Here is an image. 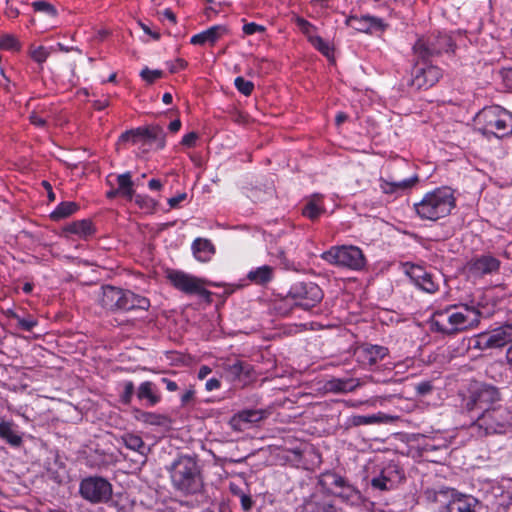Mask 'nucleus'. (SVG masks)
Masks as SVG:
<instances>
[{
	"label": "nucleus",
	"instance_id": "nucleus-1",
	"mask_svg": "<svg viewBox=\"0 0 512 512\" xmlns=\"http://www.w3.org/2000/svg\"><path fill=\"white\" fill-rule=\"evenodd\" d=\"M482 317L479 304L448 305L431 314L429 325L431 331L451 336L476 328Z\"/></svg>",
	"mask_w": 512,
	"mask_h": 512
},
{
	"label": "nucleus",
	"instance_id": "nucleus-2",
	"mask_svg": "<svg viewBox=\"0 0 512 512\" xmlns=\"http://www.w3.org/2000/svg\"><path fill=\"white\" fill-rule=\"evenodd\" d=\"M455 207L454 190L441 186L426 192L420 201L414 203L413 210L421 220L436 222L449 216Z\"/></svg>",
	"mask_w": 512,
	"mask_h": 512
},
{
	"label": "nucleus",
	"instance_id": "nucleus-3",
	"mask_svg": "<svg viewBox=\"0 0 512 512\" xmlns=\"http://www.w3.org/2000/svg\"><path fill=\"white\" fill-rule=\"evenodd\" d=\"M423 497L427 503L437 504L438 512H478L480 508L476 497L451 487L427 488Z\"/></svg>",
	"mask_w": 512,
	"mask_h": 512
},
{
	"label": "nucleus",
	"instance_id": "nucleus-4",
	"mask_svg": "<svg viewBox=\"0 0 512 512\" xmlns=\"http://www.w3.org/2000/svg\"><path fill=\"white\" fill-rule=\"evenodd\" d=\"M168 472L173 489L181 495H194L200 491V470L192 456H179L168 468Z\"/></svg>",
	"mask_w": 512,
	"mask_h": 512
},
{
	"label": "nucleus",
	"instance_id": "nucleus-5",
	"mask_svg": "<svg viewBox=\"0 0 512 512\" xmlns=\"http://www.w3.org/2000/svg\"><path fill=\"white\" fill-rule=\"evenodd\" d=\"M475 123L486 137L501 139L512 135V113L499 105L482 108L475 116Z\"/></svg>",
	"mask_w": 512,
	"mask_h": 512
},
{
	"label": "nucleus",
	"instance_id": "nucleus-6",
	"mask_svg": "<svg viewBox=\"0 0 512 512\" xmlns=\"http://www.w3.org/2000/svg\"><path fill=\"white\" fill-rule=\"evenodd\" d=\"M456 43L446 31H433L418 37L412 46V52L418 59H428L443 54L454 53Z\"/></svg>",
	"mask_w": 512,
	"mask_h": 512
},
{
	"label": "nucleus",
	"instance_id": "nucleus-7",
	"mask_svg": "<svg viewBox=\"0 0 512 512\" xmlns=\"http://www.w3.org/2000/svg\"><path fill=\"white\" fill-rule=\"evenodd\" d=\"M512 424V412L498 403L488 411L477 414L472 427L479 430L480 435L503 434Z\"/></svg>",
	"mask_w": 512,
	"mask_h": 512
},
{
	"label": "nucleus",
	"instance_id": "nucleus-8",
	"mask_svg": "<svg viewBox=\"0 0 512 512\" xmlns=\"http://www.w3.org/2000/svg\"><path fill=\"white\" fill-rule=\"evenodd\" d=\"M166 279L177 290L186 295H198L207 302H211L212 292L206 286L219 287L220 284L198 278L181 270L169 269L166 272Z\"/></svg>",
	"mask_w": 512,
	"mask_h": 512
},
{
	"label": "nucleus",
	"instance_id": "nucleus-9",
	"mask_svg": "<svg viewBox=\"0 0 512 512\" xmlns=\"http://www.w3.org/2000/svg\"><path fill=\"white\" fill-rule=\"evenodd\" d=\"M321 259L330 265L353 271H360L366 266L363 251L353 245L332 246L321 254Z\"/></svg>",
	"mask_w": 512,
	"mask_h": 512
},
{
	"label": "nucleus",
	"instance_id": "nucleus-10",
	"mask_svg": "<svg viewBox=\"0 0 512 512\" xmlns=\"http://www.w3.org/2000/svg\"><path fill=\"white\" fill-rule=\"evenodd\" d=\"M323 296L322 289L316 283L300 281L290 287L284 302L293 307L310 310L322 301Z\"/></svg>",
	"mask_w": 512,
	"mask_h": 512
},
{
	"label": "nucleus",
	"instance_id": "nucleus-11",
	"mask_svg": "<svg viewBox=\"0 0 512 512\" xmlns=\"http://www.w3.org/2000/svg\"><path fill=\"white\" fill-rule=\"evenodd\" d=\"M501 400L499 390L487 384H482L469 391L468 396L463 398V408L469 412L478 414L492 409Z\"/></svg>",
	"mask_w": 512,
	"mask_h": 512
},
{
	"label": "nucleus",
	"instance_id": "nucleus-12",
	"mask_svg": "<svg viewBox=\"0 0 512 512\" xmlns=\"http://www.w3.org/2000/svg\"><path fill=\"white\" fill-rule=\"evenodd\" d=\"M443 76V70L428 59L415 57L411 71L409 86L416 90H427L436 85Z\"/></svg>",
	"mask_w": 512,
	"mask_h": 512
},
{
	"label": "nucleus",
	"instance_id": "nucleus-13",
	"mask_svg": "<svg viewBox=\"0 0 512 512\" xmlns=\"http://www.w3.org/2000/svg\"><path fill=\"white\" fill-rule=\"evenodd\" d=\"M139 142L155 143L156 150H163L166 146V134L160 125H148L126 130L118 138V144Z\"/></svg>",
	"mask_w": 512,
	"mask_h": 512
},
{
	"label": "nucleus",
	"instance_id": "nucleus-14",
	"mask_svg": "<svg viewBox=\"0 0 512 512\" xmlns=\"http://www.w3.org/2000/svg\"><path fill=\"white\" fill-rule=\"evenodd\" d=\"M79 493L91 504L108 503L112 499V484L101 476H89L81 480Z\"/></svg>",
	"mask_w": 512,
	"mask_h": 512
},
{
	"label": "nucleus",
	"instance_id": "nucleus-15",
	"mask_svg": "<svg viewBox=\"0 0 512 512\" xmlns=\"http://www.w3.org/2000/svg\"><path fill=\"white\" fill-rule=\"evenodd\" d=\"M507 344H512V323L509 322L491 331L479 333L474 340V348L480 350L498 349Z\"/></svg>",
	"mask_w": 512,
	"mask_h": 512
},
{
	"label": "nucleus",
	"instance_id": "nucleus-16",
	"mask_svg": "<svg viewBox=\"0 0 512 512\" xmlns=\"http://www.w3.org/2000/svg\"><path fill=\"white\" fill-rule=\"evenodd\" d=\"M501 266L499 259L491 254H482L472 257L465 265V272L469 279L478 280L487 275L498 273Z\"/></svg>",
	"mask_w": 512,
	"mask_h": 512
},
{
	"label": "nucleus",
	"instance_id": "nucleus-17",
	"mask_svg": "<svg viewBox=\"0 0 512 512\" xmlns=\"http://www.w3.org/2000/svg\"><path fill=\"white\" fill-rule=\"evenodd\" d=\"M411 281L422 291L434 294L439 290V282L435 275L421 265L412 264L407 270Z\"/></svg>",
	"mask_w": 512,
	"mask_h": 512
},
{
	"label": "nucleus",
	"instance_id": "nucleus-18",
	"mask_svg": "<svg viewBox=\"0 0 512 512\" xmlns=\"http://www.w3.org/2000/svg\"><path fill=\"white\" fill-rule=\"evenodd\" d=\"M345 24L348 27L366 34L374 32H383L387 29L388 24L382 18L371 15H350L346 18Z\"/></svg>",
	"mask_w": 512,
	"mask_h": 512
},
{
	"label": "nucleus",
	"instance_id": "nucleus-19",
	"mask_svg": "<svg viewBox=\"0 0 512 512\" xmlns=\"http://www.w3.org/2000/svg\"><path fill=\"white\" fill-rule=\"evenodd\" d=\"M125 289L107 285L102 288L100 305L111 312H124Z\"/></svg>",
	"mask_w": 512,
	"mask_h": 512
},
{
	"label": "nucleus",
	"instance_id": "nucleus-20",
	"mask_svg": "<svg viewBox=\"0 0 512 512\" xmlns=\"http://www.w3.org/2000/svg\"><path fill=\"white\" fill-rule=\"evenodd\" d=\"M389 353L385 346L365 344L356 352L358 362L365 367H372L382 361Z\"/></svg>",
	"mask_w": 512,
	"mask_h": 512
},
{
	"label": "nucleus",
	"instance_id": "nucleus-21",
	"mask_svg": "<svg viewBox=\"0 0 512 512\" xmlns=\"http://www.w3.org/2000/svg\"><path fill=\"white\" fill-rule=\"evenodd\" d=\"M136 398L147 407H154L162 400L161 393L157 385L152 381L142 382L136 390Z\"/></svg>",
	"mask_w": 512,
	"mask_h": 512
},
{
	"label": "nucleus",
	"instance_id": "nucleus-22",
	"mask_svg": "<svg viewBox=\"0 0 512 512\" xmlns=\"http://www.w3.org/2000/svg\"><path fill=\"white\" fill-rule=\"evenodd\" d=\"M321 484L341 489L337 495L347 500L357 493V490L344 477L335 472L324 473Z\"/></svg>",
	"mask_w": 512,
	"mask_h": 512
},
{
	"label": "nucleus",
	"instance_id": "nucleus-23",
	"mask_svg": "<svg viewBox=\"0 0 512 512\" xmlns=\"http://www.w3.org/2000/svg\"><path fill=\"white\" fill-rule=\"evenodd\" d=\"M326 213L324 198L320 194H313L305 199L301 208V214L308 220L315 222Z\"/></svg>",
	"mask_w": 512,
	"mask_h": 512
},
{
	"label": "nucleus",
	"instance_id": "nucleus-24",
	"mask_svg": "<svg viewBox=\"0 0 512 512\" xmlns=\"http://www.w3.org/2000/svg\"><path fill=\"white\" fill-rule=\"evenodd\" d=\"M252 371V366L249 363L241 360L227 362L223 365L224 375L231 382L249 379L251 377Z\"/></svg>",
	"mask_w": 512,
	"mask_h": 512
},
{
	"label": "nucleus",
	"instance_id": "nucleus-25",
	"mask_svg": "<svg viewBox=\"0 0 512 512\" xmlns=\"http://www.w3.org/2000/svg\"><path fill=\"white\" fill-rule=\"evenodd\" d=\"M63 232L76 235L79 239L86 241L95 235L96 227L91 219H81L68 223Z\"/></svg>",
	"mask_w": 512,
	"mask_h": 512
},
{
	"label": "nucleus",
	"instance_id": "nucleus-26",
	"mask_svg": "<svg viewBox=\"0 0 512 512\" xmlns=\"http://www.w3.org/2000/svg\"><path fill=\"white\" fill-rule=\"evenodd\" d=\"M227 33V28L222 25H214L208 29L193 35L190 43L193 45H214L224 34Z\"/></svg>",
	"mask_w": 512,
	"mask_h": 512
},
{
	"label": "nucleus",
	"instance_id": "nucleus-27",
	"mask_svg": "<svg viewBox=\"0 0 512 512\" xmlns=\"http://www.w3.org/2000/svg\"><path fill=\"white\" fill-rule=\"evenodd\" d=\"M417 182V176L406 178L401 181H388L384 178H380L379 187L384 194L398 195L400 192L412 188Z\"/></svg>",
	"mask_w": 512,
	"mask_h": 512
},
{
	"label": "nucleus",
	"instance_id": "nucleus-28",
	"mask_svg": "<svg viewBox=\"0 0 512 512\" xmlns=\"http://www.w3.org/2000/svg\"><path fill=\"white\" fill-rule=\"evenodd\" d=\"M265 418V412L257 409H245L231 418V426L235 430H242L241 425L244 423L255 424L262 421Z\"/></svg>",
	"mask_w": 512,
	"mask_h": 512
},
{
	"label": "nucleus",
	"instance_id": "nucleus-29",
	"mask_svg": "<svg viewBox=\"0 0 512 512\" xmlns=\"http://www.w3.org/2000/svg\"><path fill=\"white\" fill-rule=\"evenodd\" d=\"M151 306L150 299L146 296L125 289L124 312L148 311Z\"/></svg>",
	"mask_w": 512,
	"mask_h": 512
},
{
	"label": "nucleus",
	"instance_id": "nucleus-30",
	"mask_svg": "<svg viewBox=\"0 0 512 512\" xmlns=\"http://www.w3.org/2000/svg\"><path fill=\"white\" fill-rule=\"evenodd\" d=\"M16 427L13 421L3 419L0 421V439L13 448H19L23 443L22 436Z\"/></svg>",
	"mask_w": 512,
	"mask_h": 512
},
{
	"label": "nucleus",
	"instance_id": "nucleus-31",
	"mask_svg": "<svg viewBox=\"0 0 512 512\" xmlns=\"http://www.w3.org/2000/svg\"><path fill=\"white\" fill-rule=\"evenodd\" d=\"M194 257L200 262H208L215 254V246L206 238H196L191 245Z\"/></svg>",
	"mask_w": 512,
	"mask_h": 512
},
{
	"label": "nucleus",
	"instance_id": "nucleus-32",
	"mask_svg": "<svg viewBox=\"0 0 512 512\" xmlns=\"http://www.w3.org/2000/svg\"><path fill=\"white\" fill-rule=\"evenodd\" d=\"M135 418L147 425L166 427L170 425L171 420L167 415L155 412L143 411L140 409L135 410Z\"/></svg>",
	"mask_w": 512,
	"mask_h": 512
},
{
	"label": "nucleus",
	"instance_id": "nucleus-33",
	"mask_svg": "<svg viewBox=\"0 0 512 512\" xmlns=\"http://www.w3.org/2000/svg\"><path fill=\"white\" fill-rule=\"evenodd\" d=\"M274 278V269L269 265L257 267L247 274V279L257 285H266Z\"/></svg>",
	"mask_w": 512,
	"mask_h": 512
},
{
	"label": "nucleus",
	"instance_id": "nucleus-34",
	"mask_svg": "<svg viewBox=\"0 0 512 512\" xmlns=\"http://www.w3.org/2000/svg\"><path fill=\"white\" fill-rule=\"evenodd\" d=\"M118 192L120 197L132 201L135 196L134 182L130 171L119 174L117 176Z\"/></svg>",
	"mask_w": 512,
	"mask_h": 512
},
{
	"label": "nucleus",
	"instance_id": "nucleus-35",
	"mask_svg": "<svg viewBox=\"0 0 512 512\" xmlns=\"http://www.w3.org/2000/svg\"><path fill=\"white\" fill-rule=\"evenodd\" d=\"M79 209V205L75 202L64 201L59 203L56 208L51 212L50 218L53 221L65 219L74 214Z\"/></svg>",
	"mask_w": 512,
	"mask_h": 512
},
{
	"label": "nucleus",
	"instance_id": "nucleus-36",
	"mask_svg": "<svg viewBox=\"0 0 512 512\" xmlns=\"http://www.w3.org/2000/svg\"><path fill=\"white\" fill-rule=\"evenodd\" d=\"M121 442L126 448L136 451L142 455L145 454V443L141 436L134 433H125L121 436Z\"/></svg>",
	"mask_w": 512,
	"mask_h": 512
},
{
	"label": "nucleus",
	"instance_id": "nucleus-37",
	"mask_svg": "<svg viewBox=\"0 0 512 512\" xmlns=\"http://www.w3.org/2000/svg\"><path fill=\"white\" fill-rule=\"evenodd\" d=\"M384 415L382 413L373 414V415H353L349 419V423L351 426H362V425H371L376 423H381L383 421Z\"/></svg>",
	"mask_w": 512,
	"mask_h": 512
},
{
	"label": "nucleus",
	"instance_id": "nucleus-38",
	"mask_svg": "<svg viewBox=\"0 0 512 512\" xmlns=\"http://www.w3.org/2000/svg\"><path fill=\"white\" fill-rule=\"evenodd\" d=\"M308 42L323 56L327 58L333 56V48L321 36L314 35Z\"/></svg>",
	"mask_w": 512,
	"mask_h": 512
},
{
	"label": "nucleus",
	"instance_id": "nucleus-39",
	"mask_svg": "<svg viewBox=\"0 0 512 512\" xmlns=\"http://www.w3.org/2000/svg\"><path fill=\"white\" fill-rule=\"evenodd\" d=\"M123 390L119 394V401L123 405H129L132 402L134 394L136 395L135 385L132 381L127 380L122 383Z\"/></svg>",
	"mask_w": 512,
	"mask_h": 512
},
{
	"label": "nucleus",
	"instance_id": "nucleus-40",
	"mask_svg": "<svg viewBox=\"0 0 512 512\" xmlns=\"http://www.w3.org/2000/svg\"><path fill=\"white\" fill-rule=\"evenodd\" d=\"M294 22L300 31L306 36L308 41L315 35L314 33L317 30L316 26L305 18L296 16Z\"/></svg>",
	"mask_w": 512,
	"mask_h": 512
},
{
	"label": "nucleus",
	"instance_id": "nucleus-41",
	"mask_svg": "<svg viewBox=\"0 0 512 512\" xmlns=\"http://www.w3.org/2000/svg\"><path fill=\"white\" fill-rule=\"evenodd\" d=\"M21 48L18 39L11 34H4L0 37V50L19 51Z\"/></svg>",
	"mask_w": 512,
	"mask_h": 512
},
{
	"label": "nucleus",
	"instance_id": "nucleus-42",
	"mask_svg": "<svg viewBox=\"0 0 512 512\" xmlns=\"http://www.w3.org/2000/svg\"><path fill=\"white\" fill-rule=\"evenodd\" d=\"M371 486L380 491L390 490L393 486L391 479L386 475V470H382L378 477L371 480Z\"/></svg>",
	"mask_w": 512,
	"mask_h": 512
},
{
	"label": "nucleus",
	"instance_id": "nucleus-43",
	"mask_svg": "<svg viewBox=\"0 0 512 512\" xmlns=\"http://www.w3.org/2000/svg\"><path fill=\"white\" fill-rule=\"evenodd\" d=\"M234 86L237 91L244 96H250L254 91V83L252 81L246 80L242 76H238L234 80Z\"/></svg>",
	"mask_w": 512,
	"mask_h": 512
},
{
	"label": "nucleus",
	"instance_id": "nucleus-44",
	"mask_svg": "<svg viewBox=\"0 0 512 512\" xmlns=\"http://www.w3.org/2000/svg\"><path fill=\"white\" fill-rule=\"evenodd\" d=\"M133 200H134L135 204L140 209H144L146 211H153L157 204L154 199H152L150 196L144 195V194H136L135 193Z\"/></svg>",
	"mask_w": 512,
	"mask_h": 512
},
{
	"label": "nucleus",
	"instance_id": "nucleus-45",
	"mask_svg": "<svg viewBox=\"0 0 512 512\" xmlns=\"http://www.w3.org/2000/svg\"><path fill=\"white\" fill-rule=\"evenodd\" d=\"M32 7L35 12H41L49 17L55 18L58 15L57 9L54 5L47 1H35L32 3Z\"/></svg>",
	"mask_w": 512,
	"mask_h": 512
},
{
	"label": "nucleus",
	"instance_id": "nucleus-46",
	"mask_svg": "<svg viewBox=\"0 0 512 512\" xmlns=\"http://www.w3.org/2000/svg\"><path fill=\"white\" fill-rule=\"evenodd\" d=\"M163 71L162 70H158V69H155V70H151L149 69L148 67H145L144 69H142V71L140 72V76L141 78L147 82L148 84H152L154 83L157 79H160L163 77Z\"/></svg>",
	"mask_w": 512,
	"mask_h": 512
},
{
	"label": "nucleus",
	"instance_id": "nucleus-47",
	"mask_svg": "<svg viewBox=\"0 0 512 512\" xmlns=\"http://www.w3.org/2000/svg\"><path fill=\"white\" fill-rule=\"evenodd\" d=\"M49 55L50 52L44 46H38L30 52L31 58L38 64H43Z\"/></svg>",
	"mask_w": 512,
	"mask_h": 512
},
{
	"label": "nucleus",
	"instance_id": "nucleus-48",
	"mask_svg": "<svg viewBox=\"0 0 512 512\" xmlns=\"http://www.w3.org/2000/svg\"><path fill=\"white\" fill-rule=\"evenodd\" d=\"M14 318L17 320V325L20 329L30 332L37 325V321L33 317L23 318L15 315Z\"/></svg>",
	"mask_w": 512,
	"mask_h": 512
},
{
	"label": "nucleus",
	"instance_id": "nucleus-49",
	"mask_svg": "<svg viewBox=\"0 0 512 512\" xmlns=\"http://www.w3.org/2000/svg\"><path fill=\"white\" fill-rule=\"evenodd\" d=\"M242 31L245 35L249 36L256 33H264L266 31V27L255 22H248L243 25Z\"/></svg>",
	"mask_w": 512,
	"mask_h": 512
},
{
	"label": "nucleus",
	"instance_id": "nucleus-50",
	"mask_svg": "<svg viewBox=\"0 0 512 512\" xmlns=\"http://www.w3.org/2000/svg\"><path fill=\"white\" fill-rule=\"evenodd\" d=\"M433 390V384L430 380H424L415 385V392L419 396H426Z\"/></svg>",
	"mask_w": 512,
	"mask_h": 512
},
{
	"label": "nucleus",
	"instance_id": "nucleus-51",
	"mask_svg": "<svg viewBox=\"0 0 512 512\" xmlns=\"http://www.w3.org/2000/svg\"><path fill=\"white\" fill-rule=\"evenodd\" d=\"M199 139V134L195 131L189 132L185 134L181 139V145L186 148H193L196 146L197 140Z\"/></svg>",
	"mask_w": 512,
	"mask_h": 512
},
{
	"label": "nucleus",
	"instance_id": "nucleus-52",
	"mask_svg": "<svg viewBox=\"0 0 512 512\" xmlns=\"http://www.w3.org/2000/svg\"><path fill=\"white\" fill-rule=\"evenodd\" d=\"M332 388L337 392H349L354 390L355 386L352 381L336 380L333 382Z\"/></svg>",
	"mask_w": 512,
	"mask_h": 512
},
{
	"label": "nucleus",
	"instance_id": "nucleus-53",
	"mask_svg": "<svg viewBox=\"0 0 512 512\" xmlns=\"http://www.w3.org/2000/svg\"><path fill=\"white\" fill-rule=\"evenodd\" d=\"M29 121L32 125L45 128L47 126V119L39 115L37 111H32L29 115Z\"/></svg>",
	"mask_w": 512,
	"mask_h": 512
},
{
	"label": "nucleus",
	"instance_id": "nucleus-54",
	"mask_svg": "<svg viewBox=\"0 0 512 512\" xmlns=\"http://www.w3.org/2000/svg\"><path fill=\"white\" fill-rule=\"evenodd\" d=\"M188 66V62L183 58H177L174 61L169 63V71L170 73H177L186 69Z\"/></svg>",
	"mask_w": 512,
	"mask_h": 512
},
{
	"label": "nucleus",
	"instance_id": "nucleus-55",
	"mask_svg": "<svg viewBox=\"0 0 512 512\" xmlns=\"http://www.w3.org/2000/svg\"><path fill=\"white\" fill-rule=\"evenodd\" d=\"M186 198H187V193H185V192L179 193L176 196L168 199V205L170 206V208H176V207H178V205L181 202L185 201Z\"/></svg>",
	"mask_w": 512,
	"mask_h": 512
},
{
	"label": "nucleus",
	"instance_id": "nucleus-56",
	"mask_svg": "<svg viewBox=\"0 0 512 512\" xmlns=\"http://www.w3.org/2000/svg\"><path fill=\"white\" fill-rule=\"evenodd\" d=\"M240 502H241V507L245 512L251 510V508L254 504L251 496L244 494V493H242L240 496Z\"/></svg>",
	"mask_w": 512,
	"mask_h": 512
},
{
	"label": "nucleus",
	"instance_id": "nucleus-57",
	"mask_svg": "<svg viewBox=\"0 0 512 512\" xmlns=\"http://www.w3.org/2000/svg\"><path fill=\"white\" fill-rule=\"evenodd\" d=\"M231 119L237 124H245L247 122V115L241 111H234L231 114Z\"/></svg>",
	"mask_w": 512,
	"mask_h": 512
},
{
	"label": "nucleus",
	"instance_id": "nucleus-58",
	"mask_svg": "<svg viewBox=\"0 0 512 512\" xmlns=\"http://www.w3.org/2000/svg\"><path fill=\"white\" fill-rule=\"evenodd\" d=\"M220 387H221V382L219 379H217L215 377L208 379L205 384V389L207 391H214V390L219 389Z\"/></svg>",
	"mask_w": 512,
	"mask_h": 512
},
{
	"label": "nucleus",
	"instance_id": "nucleus-59",
	"mask_svg": "<svg viewBox=\"0 0 512 512\" xmlns=\"http://www.w3.org/2000/svg\"><path fill=\"white\" fill-rule=\"evenodd\" d=\"M194 395L195 390L192 387L186 390L181 396V405L186 406L194 398Z\"/></svg>",
	"mask_w": 512,
	"mask_h": 512
},
{
	"label": "nucleus",
	"instance_id": "nucleus-60",
	"mask_svg": "<svg viewBox=\"0 0 512 512\" xmlns=\"http://www.w3.org/2000/svg\"><path fill=\"white\" fill-rule=\"evenodd\" d=\"M160 381L165 385L169 392H175L178 390V384L175 381L165 377L161 378Z\"/></svg>",
	"mask_w": 512,
	"mask_h": 512
},
{
	"label": "nucleus",
	"instance_id": "nucleus-61",
	"mask_svg": "<svg viewBox=\"0 0 512 512\" xmlns=\"http://www.w3.org/2000/svg\"><path fill=\"white\" fill-rule=\"evenodd\" d=\"M142 30L154 40L158 41L161 38V34L158 31H152L148 25L140 23Z\"/></svg>",
	"mask_w": 512,
	"mask_h": 512
},
{
	"label": "nucleus",
	"instance_id": "nucleus-62",
	"mask_svg": "<svg viewBox=\"0 0 512 512\" xmlns=\"http://www.w3.org/2000/svg\"><path fill=\"white\" fill-rule=\"evenodd\" d=\"M161 14L163 16V19L168 20L172 24H176V15L170 8L164 9Z\"/></svg>",
	"mask_w": 512,
	"mask_h": 512
},
{
	"label": "nucleus",
	"instance_id": "nucleus-63",
	"mask_svg": "<svg viewBox=\"0 0 512 512\" xmlns=\"http://www.w3.org/2000/svg\"><path fill=\"white\" fill-rule=\"evenodd\" d=\"M106 183L111 187L110 190H108L105 194L106 198L109 200L115 199L116 197H120V194L118 192L117 188H114L113 184L107 179Z\"/></svg>",
	"mask_w": 512,
	"mask_h": 512
},
{
	"label": "nucleus",
	"instance_id": "nucleus-64",
	"mask_svg": "<svg viewBox=\"0 0 512 512\" xmlns=\"http://www.w3.org/2000/svg\"><path fill=\"white\" fill-rule=\"evenodd\" d=\"M148 187L150 190L159 191L162 189L163 184L159 179L152 178L148 182Z\"/></svg>",
	"mask_w": 512,
	"mask_h": 512
}]
</instances>
